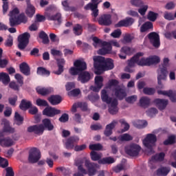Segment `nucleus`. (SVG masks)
Instances as JSON below:
<instances>
[{
	"label": "nucleus",
	"instance_id": "nucleus-1",
	"mask_svg": "<svg viewBox=\"0 0 176 176\" xmlns=\"http://www.w3.org/2000/svg\"><path fill=\"white\" fill-rule=\"evenodd\" d=\"M83 163L87 170L83 168ZM76 166L78 167V171L82 173V174H87L89 176H94L98 170H100V165L96 162H92L89 160H83V159H79L76 161Z\"/></svg>",
	"mask_w": 176,
	"mask_h": 176
},
{
	"label": "nucleus",
	"instance_id": "nucleus-2",
	"mask_svg": "<svg viewBox=\"0 0 176 176\" xmlns=\"http://www.w3.org/2000/svg\"><path fill=\"white\" fill-rule=\"evenodd\" d=\"M42 124H36L33 126H30L28 127V133H34V134H37L38 135H41L43 134L45 131V129L48 130V131H52L54 130V125L52 124V120L49 118H44L42 120Z\"/></svg>",
	"mask_w": 176,
	"mask_h": 176
},
{
	"label": "nucleus",
	"instance_id": "nucleus-3",
	"mask_svg": "<svg viewBox=\"0 0 176 176\" xmlns=\"http://www.w3.org/2000/svg\"><path fill=\"white\" fill-rule=\"evenodd\" d=\"M101 98L103 102H106L109 105V112L111 115H116L119 112V102L118 99L109 97L108 92L105 89L101 91Z\"/></svg>",
	"mask_w": 176,
	"mask_h": 176
},
{
	"label": "nucleus",
	"instance_id": "nucleus-4",
	"mask_svg": "<svg viewBox=\"0 0 176 176\" xmlns=\"http://www.w3.org/2000/svg\"><path fill=\"white\" fill-rule=\"evenodd\" d=\"M168 63H170V59L168 58H164L163 64L157 69V84L160 89H163L164 87L162 80H166L167 79V75H168V71H167Z\"/></svg>",
	"mask_w": 176,
	"mask_h": 176
},
{
	"label": "nucleus",
	"instance_id": "nucleus-5",
	"mask_svg": "<svg viewBox=\"0 0 176 176\" xmlns=\"http://www.w3.org/2000/svg\"><path fill=\"white\" fill-rule=\"evenodd\" d=\"M156 141H157L156 135L152 133L148 134L143 140L144 146L148 149V153H153V146H155Z\"/></svg>",
	"mask_w": 176,
	"mask_h": 176
},
{
	"label": "nucleus",
	"instance_id": "nucleus-6",
	"mask_svg": "<svg viewBox=\"0 0 176 176\" xmlns=\"http://www.w3.org/2000/svg\"><path fill=\"white\" fill-rule=\"evenodd\" d=\"M94 67L95 68L96 75H101V74L105 71L104 57L96 56L94 58Z\"/></svg>",
	"mask_w": 176,
	"mask_h": 176
},
{
	"label": "nucleus",
	"instance_id": "nucleus-7",
	"mask_svg": "<svg viewBox=\"0 0 176 176\" xmlns=\"http://www.w3.org/2000/svg\"><path fill=\"white\" fill-rule=\"evenodd\" d=\"M31 38V34L28 32H25L18 37V49L19 50H24L28 44L30 43V38Z\"/></svg>",
	"mask_w": 176,
	"mask_h": 176
},
{
	"label": "nucleus",
	"instance_id": "nucleus-8",
	"mask_svg": "<svg viewBox=\"0 0 176 176\" xmlns=\"http://www.w3.org/2000/svg\"><path fill=\"white\" fill-rule=\"evenodd\" d=\"M141 151V146L138 144H130L129 146L125 147V153L129 156H131L132 157H135L140 155V152Z\"/></svg>",
	"mask_w": 176,
	"mask_h": 176
},
{
	"label": "nucleus",
	"instance_id": "nucleus-9",
	"mask_svg": "<svg viewBox=\"0 0 176 176\" xmlns=\"http://www.w3.org/2000/svg\"><path fill=\"white\" fill-rule=\"evenodd\" d=\"M42 113L43 116L47 118H54V116L61 113V110L48 105L43 110Z\"/></svg>",
	"mask_w": 176,
	"mask_h": 176
},
{
	"label": "nucleus",
	"instance_id": "nucleus-10",
	"mask_svg": "<svg viewBox=\"0 0 176 176\" xmlns=\"http://www.w3.org/2000/svg\"><path fill=\"white\" fill-rule=\"evenodd\" d=\"M41 159V151L39 149L33 147L29 151L28 162L29 163H37Z\"/></svg>",
	"mask_w": 176,
	"mask_h": 176
},
{
	"label": "nucleus",
	"instance_id": "nucleus-11",
	"mask_svg": "<svg viewBox=\"0 0 176 176\" xmlns=\"http://www.w3.org/2000/svg\"><path fill=\"white\" fill-rule=\"evenodd\" d=\"M147 38L153 47L156 49L160 47V36L159 34L155 32H152L147 35Z\"/></svg>",
	"mask_w": 176,
	"mask_h": 176
},
{
	"label": "nucleus",
	"instance_id": "nucleus-12",
	"mask_svg": "<svg viewBox=\"0 0 176 176\" xmlns=\"http://www.w3.org/2000/svg\"><path fill=\"white\" fill-rule=\"evenodd\" d=\"M98 23L99 25H104V27H109L112 25V16L109 14H104L100 15L98 18Z\"/></svg>",
	"mask_w": 176,
	"mask_h": 176
},
{
	"label": "nucleus",
	"instance_id": "nucleus-13",
	"mask_svg": "<svg viewBox=\"0 0 176 176\" xmlns=\"http://www.w3.org/2000/svg\"><path fill=\"white\" fill-rule=\"evenodd\" d=\"M80 138L78 135L70 136L65 143V148L68 150L74 149L75 144L79 142Z\"/></svg>",
	"mask_w": 176,
	"mask_h": 176
},
{
	"label": "nucleus",
	"instance_id": "nucleus-14",
	"mask_svg": "<svg viewBox=\"0 0 176 176\" xmlns=\"http://www.w3.org/2000/svg\"><path fill=\"white\" fill-rule=\"evenodd\" d=\"M102 47L98 51V53L101 56H105V54H111L112 53V45L111 43H108L107 41H103L102 43Z\"/></svg>",
	"mask_w": 176,
	"mask_h": 176
},
{
	"label": "nucleus",
	"instance_id": "nucleus-15",
	"mask_svg": "<svg viewBox=\"0 0 176 176\" xmlns=\"http://www.w3.org/2000/svg\"><path fill=\"white\" fill-rule=\"evenodd\" d=\"M134 19L132 17H126L123 20L120 21L115 25L116 28H120V27H130L132 24H134Z\"/></svg>",
	"mask_w": 176,
	"mask_h": 176
},
{
	"label": "nucleus",
	"instance_id": "nucleus-16",
	"mask_svg": "<svg viewBox=\"0 0 176 176\" xmlns=\"http://www.w3.org/2000/svg\"><path fill=\"white\" fill-rule=\"evenodd\" d=\"M26 5L27 7L25 13L28 17L32 19V17H34V14H35L36 8H35V6L31 3V0H26Z\"/></svg>",
	"mask_w": 176,
	"mask_h": 176
},
{
	"label": "nucleus",
	"instance_id": "nucleus-17",
	"mask_svg": "<svg viewBox=\"0 0 176 176\" xmlns=\"http://www.w3.org/2000/svg\"><path fill=\"white\" fill-rule=\"evenodd\" d=\"M157 94L161 96H166L169 97L170 100L171 102H176V91H173L171 89L168 91H157Z\"/></svg>",
	"mask_w": 176,
	"mask_h": 176
},
{
	"label": "nucleus",
	"instance_id": "nucleus-18",
	"mask_svg": "<svg viewBox=\"0 0 176 176\" xmlns=\"http://www.w3.org/2000/svg\"><path fill=\"white\" fill-rule=\"evenodd\" d=\"M153 102L155 104L156 107H157L160 111L166 109L167 105H168V100L166 99L156 98L154 100Z\"/></svg>",
	"mask_w": 176,
	"mask_h": 176
},
{
	"label": "nucleus",
	"instance_id": "nucleus-19",
	"mask_svg": "<svg viewBox=\"0 0 176 176\" xmlns=\"http://www.w3.org/2000/svg\"><path fill=\"white\" fill-rule=\"evenodd\" d=\"M114 94L116 98L122 101V100L127 97V93H126V89L118 87L114 89Z\"/></svg>",
	"mask_w": 176,
	"mask_h": 176
},
{
	"label": "nucleus",
	"instance_id": "nucleus-20",
	"mask_svg": "<svg viewBox=\"0 0 176 176\" xmlns=\"http://www.w3.org/2000/svg\"><path fill=\"white\" fill-rule=\"evenodd\" d=\"M91 79V75L89 72H82L78 74V80L81 83H87Z\"/></svg>",
	"mask_w": 176,
	"mask_h": 176
},
{
	"label": "nucleus",
	"instance_id": "nucleus-21",
	"mask_svg": "<svg viewBox=\"0 0 176 176\" xmlns=\"http://www.w3.org/2000/svg\"><path fill=\"white\" fill-rule=\"evenodd\" d=\"M1 123L3 124V129L5 133H8L9 134H13V133H14L15 129L14 128L10 126V122H9V120L3 118L1 120Z\"/></svg>",
	"mask_w": 176,
	"mask_h": 176
},
{
	"label": "nucleus",
	"instance_id": "nucleus-22",
	"mask_svg": "<svg viewBox=\"0 0 176 176\" xmlns=\"http://www.w3.org/2000/svg\"><path fill=\"white\" fill-rule=\"evenodd\" d=\"M116 124H118V122L113 120L112 122L106 126L105 130L104 131V134L106 137H110V135H112L113 133V128L116 127Z\"/></svg>",
	"mask_w": 176,
	"mask_h": 176
},
{
	"label": "nucleus",
	"instance_id": "nucleus-23",
	"mask_svg": "<svg viewBox=\"0 0 176 176\" xmlns=\"http://www.w3.org/2000/svg\"><path fill=\"white\" fill-rule=\"evenodd\" d=\"M142 56H144V53L138 52L130 60H128V65L134 68L135 67V64H138V58H140V57H142Z\"/></svg>",
	"mask_w": 176,
	"mask_h": 176
},
{
	"label": "nucleus",
	"instance_id": "nucleus-24",
	"mask_svg": "<svg viewBox=\"0 0 176 176\" xmlns=\"http://www.w3.org/2000/svg\"><path fill=\"white\" fill-rule=\"evenodd\" d=\"M19 69L21 72L23 74V75H25V76H30V75H31V69L28 63L23 62L20 64Z\"/></svg>",
	"mask_w": 176,
	"mask_h": 176
},
{
	"label": "nucleus",
	"instance_id": "nucleus-25",
	"mask_svg": "<svg viewBox=\"0 0 176 176\" xmlns=\"http://www.w3.org/2000/svg\"><path fill=\"white\" fill-rule=\"evenodd\" d=\"M14 144L13 140L9 137L0 138V145L3 148H9Z\"/></svg>",
	"mask_w": 176,
	"mask_h": 176
},
{
	"label": "nucleus",
	"instance_id": "nucleus-26",
	"mask_svg": "<svg viewBox=\"0 0 176 176\" xmlns=\"http://www.w3.org/2000/svg\"><path fill=\"white\" fill-rule=\"evenodd\" d=\"M65 60L64 58L57 59L58 70L54 71L55 75H61L64 72V65Z\"/></svg>",
	"mask_w": 176,
	"mask_h": 176
},
{
	"label": "nucleus",
	"instance_id": "nucleus-27",
	"mask_svg": "<svg viewBox=\"0 0 176 176\" xmlns=\"http://www.w3.org/2000/svg\"><path fill=\"white\" fill-rule=\"evenodd\" d=\"M51 105H58L63 101V98L60 95H52L47 98Z\"/></svg>",
	"mask_w": 176,
	"mask_h": 176
},
{
	"label": "nucleus",
	"instance_id": "nucleus-28",
	"mask_svg": "<svg viewBox=\"0 0 176 176\" xmlns=\"http://www.w3.org/2000/svg\"><path fill=\"white\" fill-rule=\"evenodd\" d=\"M74 66L78 69L80 72H82V71H86L87 69V65L86 64V62L82 61L80 60H76L74 63Z\"/></svg>",
	"mask_w": 176,
	"mask_h": 176
},
{
	"label": "nucleus",
	"instance_id": "nucleus-29",
	"mask_svg": "<svg viewBox=\"0 0 176 176\" xmlns=\"http://www.w3.org/2000/svg\"><path fill=\"white\" fill-rule=\"evenodd\" d=\"M149 31H153V23L151 21H146L141 25L140 32H149Z\"/></svg>",
	"mask_w": 176,
	"mask_h": 176
},
{
	"label": "nucleus",
	"instance_id": "nucleus-30",
	"mask_svg": "<svg viewBox=\"0 0 176 176\" xmlns=\"http://www.w3.org/2000/svg\"><path fill=\"white\" fill-rule=\"evenodd\" d=\"M19 108L22 111H27V109L32 108V102H31V101H27L26 100L23 99L19 104Z\"/></svg>",
	"mask_w": 176,
	"mask_h": 176
},
{
	"label": "nucleus",
	"instance_id": "nucleus-31",
	"mask_svg": "<svg viewBox=\"0 0 176 176\" xmlns=\"http://www.w3.org/2000/svg\"><path fill=\"white\" fill-rule=\"evenodd\" d=\"M103 63L104 65V71H109L110 69H113V60L111 58H103Z\"/></svg>",
	"mask_w": 176,
	"mask_h": 176
},
{
	"label": "nucleus",
	"instance_id": "nucleus-32",
	"mask_svg": "<svg viewBox=\"0 0 176 176\" xmlns=\"http://www.w3.org/2000/svg\"><path fill=\"white\" fill-rule=\"evenodd\" d=\"M46 17L47 20L50 21H58V23H61V14L60 13H56L54 15H52L50 13H47L46 14Z\"/></svg>",
	"mask_w": 176,
	"mask_h": 176
},
{
	"label": "nucleus",
	"instance_id": "nucleus-33",
	"mask_svg": "<svg viewBox=\"0 0 176 176\" xmlns=\"http://www.w3.org/2000/svg\"><path fill=\"white\" fill-rule=\"evenodd\" d=\"M36 91L38 94H41V96H47V94H50V93L53 91V88L38 87L36 88Z\"/></svg>",
	"mask_w": 176,
	"mask_h": 176
},
{
	"label": "nucleus",
	"instance_id": "nucleus-34",
	"mask_svg": "<svg viewBox=\"0 0 176 176\" xmlns=\"http://www.w3.org/2000/svg\"><path fill=\"white\" fill-rule=\"evenodd\" d=\"M73 32L76 36H80L83 34V26L79 23L76 24L73 28Z\"/></svg>",
	"mask_w": 176,
	"mask_h": 176
},
{
	"label": "nucleus",
	"instance_id": "nucleus-35",
	"mask_svg": "<svg viewBox=\"0 0 176 176\" xmlns=\"http://www.w3.org/2000/svg\"><path fill=\"white\" fill-rule=\"evenodd\" d=\"M165 156L166 154L164 152L157 153L151 157V162H163Z\"/></svg>",
	"mask_w": 176,
	"mask_h": 176
},
{
	"label": "nucleus",
	"instance_id": "nucleus-36",
	"mask_svg": "<svg viewBox=\"0 0 176 176\" xmlns=\"http://www.w3.org/2000/svg\"><path fill=\"white\" fill-rule=\"evenodd\" d=\"M0 82H2L3 85H9L10 82L9 74L5 72L0 73Z\"/></svg>",
	"mask_w": 176,
	"mask_h": 176
},
{
	"label": "nucleus",
	"instance_id": "nucleus-37",
	"mask_svg": "<svg viewBox=\"0 0 176 176\" xmlns=\"http://www.w3.org/2000/svg\"><path fill=\"white\" fill-rule=\"evenodd\" d=\"M120 52L121 53H124V55H122V54H120V58H121L122 60H126V54H131V48H130V47H122Z\"/></svg>",
	"mask_w": 176,
	"mask_h": 176
},
{
	"label": "nucleus",
	"instance_id": "nucleus-38",
	"mask_svg": "<svg viewBox=\"0 0 176 176\" xmlns=\"http://www.w3.org/2000/svg\"><path fill=\"white\" fill-rule=\"evenodd\" d=\"M115 163V159L112 157H106L98 161V164H112Z\"/></svg>",
	"mask_w": 176,
	"mask_h": 176
},
{
	"label": "nucleus",
	"instance_id": "nucleus-39",
	"mask_svg": "<svg viewBox=\"0 0 176 176\" xmlns=\"http://www.w3.org/2000/svg\"><path fill=\"white\" fill-rule=\"evenodd\" d=\"M37 75H41V76H50V71L47 70L43 67H38L36 72Z\"/></svg>",
	"mask_w": 176,
	"mask_h": 176
},
{
	"label": "nucleus",
	"instance_id": "nucleus-40",
	"mask_svg": "<svg viewBox=\"0 0 176 176\" xmlns=\"http://www.w3.org/2000/svg\"><path fill=\"white\" fill-rule=\"evenodd\" d=\"M90 157L92 162H100L101 157H102V155L100 153H97V151H92L90 153Z\"/></svg>",
	"mask_w": 176,
	"mask_h": 176
},
{
	"label": "nucleus",
	"instance_id": "nucleus-41",
	"mask_svg": "<svg viewBox=\"0 0 176 176\" xmlns=\"http://www.w3.org/2000/svg\"><path fill=\"white\" fill-rule=\"evenodd\" d=\"M62 6L65 12H76V8L74 6H69L68 1L65 0L62 1Z\"/></svg>",
	"mask_w": 176,
	"mask_h": 176
},
{
	"label": "nucleus",
	"instance_id": "nucleus-42",
	"mask_svg": "<svg viewBox=\"0 0 176 176\" xmlns=\"http://www.w3.org/2000/svg\"><path fill=\"white\" fill-rule=\"evenodd\" d=\"M151 104V99L146 96L142 97L140 100V107L143 108H147Z\"/></svg>",
	"mask_w": 176,
	"mask_h": 176
},
{
	"label": "nucleus",
	"instance_id": "nucleus-43",
	"mask_svg": "<svg viewBox=\"0 0 176 176\" xmlns=\"http://www.w3.org/2000/svg\"><path fill=\"white\" fill-rule=\"evenodd\" d=\"M133 126L136 127V129H145L146 126H148V122L146 120H138L133 122Z\"/></svg>",
	"mask_w": 176,
	"mask_h": 176
},
{
	"label": "nucleus",
	"instance_id": "nucleus-44",
	"mask_svg": "<svg viewBox=\"0 0 176 176\" xmlns=\"http://www.w3.org/2000/svg\"><path fill=\"white\" fill-rule=\"evenodd\" d=\"M38 36L40 39H42L43 43L44 45H47V43H49V36H47V34H46V32H45L44 31L40 32Z\"/></svg>",
	"mask_w": 176,
	"mask_h": 176
},
{
	"label": "nucleus",
	"instance_id": "nucleus-45",
	"mask_svg": "<svg viewBox=\"0 0 176 176\" xmlns=\"http://www.w3.org/2000/svg\"><path fill=\"white\" fill-rule=\"evenodd\" d=\"M9 24L11 27H16V25H20L19 22V18L17 16H10Z\"/></svg>",
	"mask_w": 176,
	"mask_h": 176
},
{
	"label": "nucleus",
	"instance_id": "nucleus-46",
	"mask_svg": "<svg viewBox=\"0 0 176 176\" xmlns=\"http://www.w3.org/2000/svg\"><path fill=\"white\" fill-rule=\"evenodd\" d=\"M138 65H140V67H149V58H142L140 60L138 58Z\"/></svg>",
	"mask_w": 176,
	"mask_h": 176
},
{
	"label": "nucleus",
	"instance_id": "nucleus-47",
	"mask_svg": "<svg viewBox=\"0 0 176 176\" xmlns=\"http://www.w3.org/2000/svg\"><path fill=\"white\" fill-rule=\"evenodd\" d=\"M168 173H170V168L166 167H162L157 170V174L161 176H166Z\"/></svg>",
	"mask_w": 176,
	"mask_h": 176
},
{
	"label": "nucleus",
	"instance_id": "nucleus-48",
	"mask_svg": "<svg viewBox=\"0 0 176 176\" xmlns=\"http://www.w3.org/2000/svg\"><path fill=\"white\" fill-rule=\"evenodd\" d=\"M159 14L155 12L150 11L147 14V19L149 21H156Z\"/></svg>",
	"mask_w": 176,
	"mask_h": 176
},
{
	"label": "nucleus",
	"instance_id": "nucleus-49",
	"mask_svg": "<svg viewBox=\"0 0 176 176\" xmlns=\"http://www.w3.org/2000/svg\"><path fill=\"white\" fill-rule=\"evenodd\" d=\"M118 140L122 142L124 141H133V136L130 135L129 133H124L118 137Z\"/></svg>",
	"mask_w": 176,
	"mask_h": 176
},
{
	"label": "nucleus",
	"instance_id": "nucleus-50",
	"mask_svg": "<svg viewBox=\"0 0 176 176\" xmlns=\"http://www.w3.org/2000/svg\"><path fill=\"white\" fill-rule=\"evenodd\" d=\"M160 63V58L157 56H153L151 58H148V64L153 65V64H159Z\"/></svg>",
	"mask_w": 176,
	"mask_h": 176
},
{
	"label": "nucleus",
	"instance_id": "nucleus-51",
	"mask_svg": "<svg viewBox=\"0 0 176 176\" xmlns=\"http://www.w3.org/2000/svg\"><path fill=\"white\" fill-rule=\"evenodd\" d=\"M87 100L91 101V102H96V101H98L100 100V96L97 94H93L88 95Z\"/></svg>",
	"mask_w": 176,
	"mask_h": 176
},
{
	"label": "nucleus",
	"instance_id": "nucleus-52",
	"mask_svg": "<svg viewBox=\"0 0 176 176\" xmlns=\"http://www.w3.org/2000/svg\"><path fill=\"white\" fill-rule=\"evenodd\" d=\"M104 82V78L101 76H97L95 77V85L96 86H99L100 87H102L104 85L102 82Z\"/></svg>",
	"mask_w": 176,
	"mask_h": 176
},
{
	"label": "nucleus",
	"instance_id": "nucleus-53",
	"mask_svg": "<svg viewBox=\"0 0 176 176\" xmlns=\"http://www.w3.org/2000/svg\"><path fill=\"white\" fill-rule=\"evenodd\" d=\"M173 144H175V135H170L168 138L167 140L164 141V145H173Z\"/></svg>",
	"mask_w": 176,
	"mask_h": 176
},
{
	"label": "nucleus",
	"instance_id": "nucleus-54",
	"mask_svg": "<svg viewBox=\"0 0 176 176\" xmlns=\"http://www.w3.org/2000/svg\"><path fill=\"white\" fill-rule=\"evenodd\" d=\"M18 21L19 23V25L23 23V24H25L27 21H28V19L25 16L24 13L20 14L18 16Z\"/></svg>",
	"mask_w": 176,
	"mask_h": 176
},
{
	"label": "nucleus",
	"instance_id": "nucleus-55",
	"mask_svg": "<svg viewBox=\"0 0 176 176\" xmlns=\"http://www.w3.org/2000/svg\"><path fill=\"white\" fill-rule=\"evenodd\" d=\"M36 104L38 107H49V103H47V101L41 98L36 99Z\"/></svg>",
	"mask_w": 176,
	"mask_h": 176
},
{
	"label": "nucleus",
	"instance_id": "nucleus-56",
	"mask_svg": "<svg viewBox=\"0 0 176 176\" xmlns=\"http://www.w3.org/2000/svg\"><path fill=\"white\" fill-rule=\"evenodd\" d=\"M155 90L154 88H149V87H144L143 89V93L144 94H146V96H153L155 93Z\"/></svg>",
	"mask_w": 176,
	"mask_h": 176
},
{
	"label": "nucleus",
	"instance_id": "nucleus-57",
	"mask_svg": "<svg viewBox=\"0 0 176 176\" xmlns=\"http://www.w3.org/2000/svg\"><path fill=\"white\" fill-rule=\"evenodd\" d=\"M14 118L18 126H21L24 122V118L17 112H15Z\"/></svg>",
	"mask_w": 176,
	"mask_h": 176
},
{
	"label": "nucleus",
	"instance_id": "nucleus-58",
	"mask_svg": "<svg viewBox=\"0 0 176 176\" xmlns=\"http://www.w3.org/2000/svg\"><path fill=\"white\" fill-rule=\"evenodd\" d=\"M131 4L135 8H142L144 1L142 0H131Z\"/></svg>",
	"mask_w": 176,
	"mask_h": 176
},
{
	"label": "nucleus",
	"instance_id": "nucleus-59",
	"mask_svg": "<svg viewBox=\"0 0 176 176\" xmlns=\"http://www.w3.org/2000/svg\"><path fill=\"white\" fill-rule=\"evenodd\" d=\"M91 151H101L102 149V145L101 144H90L89 146Z\"/></svg>",
	"mask_w": 176,
	"mask_h": 176
},
{
	"label": "nucleus",
	"instance_id": "nucleus-60",
	"mask_svg": "<svg viewBox=\"0 0 176 176\" xmlns=\"http://www.w3.org/2000/svg\"><path fill=\"white\" fill-rule=\"evenodd\" d=\"M119 85V81L116 79H111L109 80L108 84H107V87L109 89H111V87H116Z\"/></svg>",
	"mask_w": 176,
	"mask_h": 176
},
{
	"label": "nucleus",
	"instance_id": "nucleus-61",
	"mask_svg": "<svg viewBox=\"0 0 176 176\" xmlns=\"http://www.w3.org/2000/svg\"><path fill=\"white\" fill-rule=\"evenodd\" d=\"M80 94V89H74L68 92V96L69 97H78V96Z\"/></svg>",
	"mask_w": 176,
	"mask_h": 176
},
{
	"label": "nucleus",
	"instance_id": "nucleus-62",
	"mask_svg": "<svg viewBox=\"0 0 176 176\" xmlns=\"http://www.w3.org/2000/svg\"><path fill=\"white\" fill-rule=\"evenodd\" d=\"M139 8H140L138 10V13H140L141 16H145L146 11L148 10V5L142 6V7Z\"/></svg>",
	"mask_w": 176,
	"mask_h": 176
},
{
	"label": "nucleus",
	"instance_id": "nucleus-63",
	"mask_svg": "<svg viewBox=\"0 0 176 176\" xmlns=\"http://www.w3.org/2000/svg\"><path fill=\"white\" fill-rule=\"evenodd\" d=\"M5 45L7 46V47H12V46H13V36H12V35H8Z\"/></svg>",
	"mask_w": 176,
	"mask_h": 176
},
{
	"label": "nucleus",
	"instance_id": "nucleus-64",
	"mask_svg": "<svg viewBox=\"0 0 176 176\" xmlns=\"http://www.w3.org/2000/svg\"><path fill=\"white\" fill-rule=\"evenodd\" d=\"M18 97L14 96V97H10L8 98V102L12 107H16V102H17Z\"/></svg>",
	"mask_w": 176,
	"mask_h": 176
}]
</instances>
